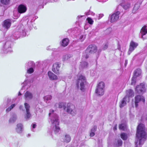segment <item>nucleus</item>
<instances>
[{"mask_svg":"<svg viewBox=\"0 0 147 147\" xmlns=\"http://www.w3.org/2000/svg\"><path fill=\"white\" fill-rule=\"evenodd\" d=\"M69 40L68 38H63L61 42V45L64 47H65L68 45Z\"/></svg>","mask_w":147,"mask_h":147,"instance_id":"obj_14","label":"nucleus"},{"mask_svg":"<svg viewBox=\"0 0 147 147\" xmlns=\"http://www.w3.org/2000/svg\"><path fill=\"white\" fill-rule=\"evenodd\" d=\"M126 125L125 123H122L119 125V129L120 130H124L126 128Z\"/></svg>","mask_w":147,"mask_h":147,"instance_id":"obj_24","label":"nucleus"},{"mask_svg":"<svg viewBox=\"0 0 147 147\" xmlns=\"http://www.w3.org/2000/svg\"><path fill=\"white\" fill-rule=\"evenodd\" d=\"M105 85L104 82H101L98 84L97 88L103 90V88L105 87Z\"/></svg>","mask_w":147,"mask_h":147,"instance_id":"obj_21","label":"nucleus"},{"mask_svg":"<svg viewBox=\"0 0 147 147\" xmlns=\"http://www.w3.org/2000/svg\"><path fill=\"white\" fill-rule=\"evenodd\" d=\"M97 129V127L94 126L91 130V131L93 132H95L96 131Z\"/></svg>","mask_w":147,"mask_h":147,"instance_id":"obj_38","label":"nucleus"},{"mask_svg":"<svg viewBox=\"0 0 147 147\" xmlns=\"http://www.w3.org/2000/svg\"><path fill=\"white\" fill-rule=\"evenodd\" d=\"M86 20L88 21V22L90 24H93L94 21L90 17L87 18Z\"/></svg>","mask_w":147,"mask_h":147,"instance_id":"obj_30","label":"nucleus"},{"mask_svg":"<svg viewBox=\"0 0 147 147\" xmlns=\"http://www.w3.org/2000/svg\"><path fill=\"white\" fill-rule=\"evenodd\" d=\"M127 92L130 96H131L133 94H134L133 91L132 90L129 89L127 91Z\"/></svg>","mask_w":147,"mask_h":147,"instance_id":"obj_37","label":"nucleus"},{"mask_svg":"<svg viewBox=\"0 0 147 147\" xmlns=\"http://www.w3.org/2000/svg\"><path fill=\"white\" fill-rule=\"evenodd\" d=\"M52 98V96L51 95H48L45 97V99L48 100H50Z\"/></svg>","mask_w":147,"mask_h":147,"instance_id":"obj_36","label":"nucleus"},{"mask_svg":"<svg viewBox=\"0 0 147 147\" xmlns=\"http://www.w3.org/2000/svg\"><path fill=\"white\" fill-rule=\"evenodd\" d=\"M87 84L85 77L81 75L78 77L76 80V85L78 88H80L82 91H84L85 89V86Z\"/></svg>","mask_w":147,"mask_h":147,"instance_id":"obj_2","label":"nucleus"},{"mask_svg":"<svg viewBox=\"0 0 147 147\" xmlns=\"http://www.w3.org/2000/svg\"><path fill=\"white\" fill-rule=\"evenodd\" d=\"M54 125L53 129L55 134L58 133L60 130V128L59 126V121L58 119H56L54 121L53 123Z\"/></svg>","mask_w":147,"mask_h":147,"instance_id":"obj_5","label":"nucleus"},{"mask_svg":"<svg viewBox=\"0 0 147 147\" xmlns=\"http://www.w3.org/2000/svg\"><path fill=\"white\" fill-rule=\"evenodd\" d=\"M136 136L140 138L139 141V145H142V140L145 141L147 139V134L145 131V127L144 124L140 123L137 127Z\"/></svg>","mask_w":147,"mask_h":147,"instance_id":"obj_1","label":"nucleus"},{"mask_svg":"<svg viewBox=\"0 0 147 147\" xmlns=\"http://www.w3.org/2000/svg\"><path fill=\"white\" fill-rule=\"evenodd\" d=\"M48 75L51 80H57L58 79L57 76L51 71H48Z\"/></svg>","mask_w":147,"mask_h":147,"instance_id":"obj_13","label":"nucleus"},{"mask_svg":"<svg viewBox=\"0 0 147 147\" xmlns=\"http://www.w3.org/2000/svg\"><path fill=\"white\" fill-rule=\"evenodd\" d=\"M120 14V12L117 11L112 14L111 16V22L113 23L117 21L119 19Z\"/></svg>","mask_w":147,"mask_h":147,"instance_id":"obj_7","label":"nucleus"},{"mask_svg":"<svg viewBox=\"0 0 147 147\" xmlns=\"http://www.w3.org/2000/svg\"><path fill=\"white\" fill-rule=\"evenodd\" d=\"M85 52L86 53V55L85 56H84L85 58L86 59H88L89 57V53L88 52L87 53V52L86 51H85Z\"/></svg>","mask_w":147,"mask_h":147,"instance_id":"obj_39","label":"nucleus"},{"mask_svg":"<svg viewBox=\"0 0 147 147\" xmlns=\"http://www.w3.org/2000/svg\"><path fill=\"white\" fill-rule=\"evenodd\" d=\"M10 0H1V3L3 5H8L10 3Z\"/></svg>","mask_w":147,"mask_h":147,"instance_id":"obj_27","label":"nucleus"},{"mask_svg":"<svg viewBox=\"0 0 147 147\" xmlns=\"http://www.w3.org/2000/svg\"><path fill=\"white\" fill-rule=\"evenodd\" d=\"M108 47V44L107 43L105 44V45H104L103 47V49L104 50H105L107 49V48Z\"/></svg>","mask_w":147,"mask_h":147,"instance_id":"obj_40","label":"nucleus"},{"mask_svg":"<svg viewBox=\"0 0 147 147\" xmlns=\"http://www.w3.org/2000/svg\"><path fill=\"white\" fill-rule=\"evenodd\" d=\"M95 92L99 95H102L104 94L103 90L97 88L95 90Z\"/></svg>","mask_w":147,"mask_h":147,"instance_id":"obj_16","label":"nucleus"},{"mask_svg":"<svg viewBox=\"0 0 147 147\" xmlns=\"http://www.w3.org/2000/svg\"><path fill=\"white\" fill-rule=\"evenodd\" d=\"M141 70L139 69H137L134 72L133 76L136 78L137 77L141 75Z\"/></svg>","mask_w":147,"mask_h":147,"instance_id":"obj_15","label":"nucleus"},{"mask_svg":"<svg viewBox=\"0 0 147 147\" xmlns=\"http://www.w3.org/2000/svg\"><path fill=\"white\" fill-rule=\"evenodd\" d=\"M57 103H56V104L55 105V106H56L57 107Z\"/></svg>","mask_w":147,"mask_h":147,"instance_id":"obj_47","label":"nucleus"},{"mask_svg":"<svg viewBox=\"0 0 147 147\" xmlns=\"http://www.w3.org/2000/svg\"><path fill=\"white\" fill-rule=\"evenodd\" d=\"M88 63L87 62H84L82 64V66L83 68L86 67L88 65Z\"/></svg>","mask_w":147,"mask_h":147,"instance_id":"obj_34","label":"nucleus"},{"mask_svg":"<svg viewBox=\"0 0 147 147\" xmlns=\"http://www.w3.org/2000/svg\"><path fill=\"white\" fill-rule=\"evenodd\" d=\"M26 118L28 119L31 117V114L30 113V111H26Z\"/></svg>","mask_w":147,"mask_h":147,"instance_id":"obj_33","label":"nucleus"},{"mask_svg":"<svg viewBox=\"0 0 147 147\" xmlns=\"http://www.w3.org/2000/svg\"><path fill=\"white\" fill-rule=\"evenodd\" d=\"M24 106L26 109V111H30V107L28 104L26 103H25Z\"/></svg>","mask_w":147,"mask_h":147,"instance_id":"obj_31","label":"nucleus"},{"mask_svg":"<svg viewBox=\"0 0 147 147\" xmlns=\"http://www.w3.org/2000/svg\"><path fill=\"white\" fill-rule=\"evenodd\" d=\"M94 135V132L91 131L90 133V137H93Z\"/></svg>","mask_w":147,"mask_h":147,"instance_id":"obj_41","label":"nucleus"},{"mask_svg":"<svg viewBox=\"0 0 147 147\" xmlns=\"http://www.w3.org/2000/svg\"><path fill=\"white\" fill-rule=\"evenodd\" d=\"M71 138L70 136L68 135H66L63 138L64 141L67 143L69 142Z\"/></svg>","mask_w":147,"mask_h":147,"instance_id":"obj_22","label":"nucleus"},{"mask_svg":"<svg viewBox=\"0 0 147 147\" xmlns=\"http://www.w3.org/2000/svg\"><path fill=\"white\" fill-rule=\"evenodd\" d=\"M122 141L120 139L118 140L117 143H114L115 145L117 147L121 146L122 145Z\"/></svg>","mask_w":147,"mask_h":147,"instance_id":"obj_26","label":"nucleus"},{"mask_svg":"<svg viewBox=\"0 0 147 147\" xmlns=\"http://www.w3.org/2000/svg\"><path fill=\"white\" fill-rule=\"evenodd\" d=\"M136 78L134 76L132 77L131 79V85H134L136 84Z\"/></svg>","mask_w":147,"mask_h":147,"instance_id":"obj_29","label":"nucleus"},{"mask_svg":"<svg viewBox=\"0 0 147 147\" xmlns=\"http://www.w3.org/2000/svg\"><path fill=\"white\" fill-rule=\"evenodd\" d=\"M15 106V104H14L11 105L10 106L6 109V112H8L10 111L11 109L14 108Z\"/></svg>","mask_w":147,"mask_h":147,"instance_id":"obj_28","label":"nucleus"},{"mask_svg":"<svg viewBox=\"0 0 147 147\" xmlns=\"http://www.w3.org/2000/svg\"><path fill=\"white\" fill-rule=\"evenodd\" d=\"M67 106V112L70 113L73 116L74 115L76 114V111L74 105L71 103H68Z\"/></svg>","mask_w":147,"mask_h":147,"instance_id":"obj_3","label":"nucleus"},{"mask_svg":"<svg viewBox=\"0 0 147 147\" xmlns=\"http://www.w3.org/2000/svg\"><path fill=\"white\" fill-rule=\"evenodd\" d=\"M17 10L19 13L21 14L23 13L26 12L27 10V8L25 5L20 4L18 6Z\"/></svg>","mask_w":147,"mask_h":147,"instance_id":"obj_10","label":"nucleus"},{"mask_svg":"<svg viewBox=\"0 0 147 147\" xmlns=\"http://www.w3.org/2000/svg\"><path fill=\"white\" fill-rule=\"evenodd\" d=\"M21 95H22V94H21V93L20 92H19L18 93V95L20 96Z\"/></svg>","mask_w":147,"mask_h":147,"instance_id":"obj_46","label":"nucleus"},{"mask_svg":"<svg viewBox=\"0 0 147 147\" xmlns=\"http://www.w3.org/2000/svg\"><path fill=\"white\" fill-rule=\"evenodd\" d=\"M146 26H144L141 30V32L143 35H145L147 33V29H146Z\"/></svg>","mask_w":147,"mask_h":147,"instance_id":"obj_25","label":"nucleus"},{"mask_svg":"<svg viewBox=\"0 0 147 147\" xmlns=\"http://www.w3.org/2000/svg\"><path fill=\"white\" fill-rule=\"evenodd\" d=\"M60 67L59 64L58 63H55L53 65L52 70L55 73L58 74Z\"/></svg>","mask_w":147,"mask_h":147,"instance_id":"obj_12","label":"nucleus"},{"mask_svg":"<svg viewBox=\"0 0 147 147\" xmlns=\"http://www.w3.org/2000/svg\"><path fill=\"white\" fill-rule=\"evenodd\" d=\"M24 96L26 99L28 98L29 99H31L32 98V94L28 91L26 92L24 94Z\"/></svg>","mask_w":147,"mask_h":147,"instance_id":"obj_17","label":"nucleus"},{"mask_svg":"<svg viewBox=\"0 0 147 147\" xmlns=\"http://www.w3.org/2000/svg\"><path fill=\"white\" fill-rule=\"evenodd\" d=\"M58 107L59 108H63L64 110L66 109L65 103L63 102H60L58 104Z\"/></svg>","mask_w":147,"mask_h":147,"instance_id":"obj_20","label":"nucleus"},{"mask_svg":"<svg viewBox=\"0 0 147 147\" xmlns=\"http://www.w3.org/2000/svg\"><path fill=\"white\" fill-rule=\"evenodd\" d=\"M36 126V124H34L32 125V127L33 128H35Z\"/></svg>","mask_w":147,"mask_h":147,"instance_id":"obj_43","label":"nucleus"},{"mask_svg":"<svg viewBox=\"0 0 147 147\" xmlns=\"http://www.w3.org/2000/svg\"><path fill=\"white\" fill-rule=\"evenodd\" d=\"M138 45V44L137 43L131 41L130 43L128 51L129 55Z\"/></svg>","mask_w":147,"mask_h":147,"instance_id":"obj_9","label":"nucleus"},{"mask_svg":"<svg viewBox=\"0 0 147 147\" xmlns=\"http://www.w3.org/2000/svg\"><path fill=\"white\" fill-rule=\"evenodd\" d=\"M113 130L114 131L116 130L117 129V125L116 124L115 125L113 128Z\"/></svg>","mask_w":147,"mask_h":147,"instance_id":"obj_42","label":"nucleus"},{"mask_svg":"<svg viewBox=\"0 0 147 147\" xmlns=\"http://www.w3.org/2000/svg\"><path fill=\"white\" fill-rule=\"evenodd\" d=\"M136 90L138 93L144 92L146 91L144 84L141 83L137 85L136 87Z\"/></svg>","mask_w":147,"mask_h":147,"instance_id":"obj_8","label":"nucleus"},{"mask_svg":"<svg viewBox=\"0 0 147 147\" xmlns=\"http://www.w3.org/2000/svg\"><path fill=\"white\" fill-rule=\"evenodd\" d=\"M135 147H138V142H135Z\"/></svg>","mask_w":147,"mask_h":147,"instance_id":"obj_44","label":"nucleus"},{"mask_svg":"<svg viewBox=\"0 0 147 147\" xmlns=\"http://www.w3.org/2000/svg\"><path fill=\"white\" fill-rule=\"evenodd\" d=\"M127 63V60H126L125 61V65L126 66Z\"/></svg>","mask_w":147,"mask_h":147,"instance_id":"obj_45","label":"nucleus"},{"mask_svg":"<svg viewBox=\"0 0 147 147\" xmlns=\"http://www.w3.org/2000/svg\"><path fill=\"white\" fill-rule=\"evenodd\" d=\"M97 50V47L94 45H90L86 50V51L89 53H96Z\"/></svg>","mask_w":147,"mask_h":147,"instance_id":"obj_4","label":"nucleus"},{"mask_svg":"<svg viewBox=\"0 0 147 147\" xmlns=\"http://www.w3.org/2000/svg\"><path fill=\"white\" fill-rule=\"evenodd\" d=\"M122 6L124 9H127L129 7L130 4H127L123 5Z\"/></svg>","mask_w":147,"mask_h":147,"instance_id":"obj_35","label":"nucleus"},{"mask_svg":"<svg viewBox=\"0 0 147 147\" xmlns=\"http://www.w3.org/2000/svg\"><path fill=\"white\" fill-rule=\"evenodd\" d=\"M16 130L17 133H20L22 131V125L21 123L18 124L17 125Z\"/></svg>","mask_w":147,"mask_h":147,"instance_id":"obj_18","label":"nucleus"},{"mask_svg":"<svg viewBox=\"0 0 147 147\" xmlns=\"http://www.w3.org/2000/svg\"><path fill=\"white\" fill-rule=\"evenodd\" d=\"M11 24V20L9 19H7L3 22L2 26L3 27L7 30L10 28Z\"/></svg>","mask_w":147,"mask_h":147,"instance_id":"obj_11","label":"nucleus"},{"mask_svg":"<svg viewBox=\"0 0 147 147\" xmlns=\"http://www.w3.org/2000/svg\"><path fill=\"white\" fill-rule=\"evenodd\" d=\"M142 101L143 103L145 102V99L144 97L142 96L138 95L136 96L135 97V107H137L138 106L139 102Z\"/></svg>","mask_w":147,"mask_h":147,"instance_id":"obj_6","label":"nucleus"},{"mask_svg":"<svg viewBox=\"0 0 147 147\" xmlns=\"http://www.w3.org/2000/svg\"><path fill=\"white\" fill-rule=\"evenodd\" d=\"M121 138L124 140H125L127 139V134L125 133H122L120 134Z\"/></svg>","mask_w":147,"mask_h":147,"instance_id":"obj_23","label":"nucleus"},{"mask_svg":"<svg viewBox=\"0 0 147 147\" xmlns=\"http://www.w3.org/2000/svg\"><path fill=\"white\" fill-rule=\"evenodd\" d=\"M34 71V70L31 67L27 70V72L28 74H31L33 73Z\"/></svg>","mask_w":147,"mask_h":147,"instance_id":"obj_32","label":"nucleus"},{"mask_svg":"<svg viewBox=\"0 0 147 147\" xmlns=\"http://www.w3.org/2000/svg\"><path fill=\"white\" fill-rule=\"evenodd\" d=\"M126 98L127 97H125L123 98L121 100V102L120 104L119 105V106L121 108H122L126 105V102L125 100H126Z\"/></svg>","mask_w":147,"mask_h":147,"instance_id":"obj_19","label":"nucleus"}]
</instances>
